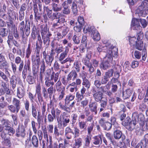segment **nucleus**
<instances>
[{
  "label": "nucleus",
  "instance_id": "obj_1",
  "mask_svg": "<svg viewBox=\"0 0 148 148\" xmlns=\"http://www.w3.org/2000/svg\"><path fill=\"white\" fill-rule=\"evenodd\" d=\"M122 124L128 130L132 131L135 130V132L137 135H142V131L138 126V122L135 120L133 119L131 120L130 118L127 117L123 122Z\"/></svg>",
  "mask_w": 148,
  "mask_h": 148
},
{
  "label": "nucleus",
  "instance_id": "obj_2",
  "mask_svg": "<svg viewBox=\"0 0 148 148\" xmlns=\"http://www.w3.org/2000/svg\"><path fill=\"white\" fill-rule=\"evenodd\" d=\"M47 25L44 24L41 25L40 26V33L41 37L43 40V43L45 44L47 42L49 44L50 42V38L52 35L51 32L47 29Z\"/></svg>",
  "mask_w": 148,
  "mask_h": 148
},
{
  "label": "nucleus",
  "instance_id": "obj_3",
  "mask_svg": "<svg viewBox=\"0 0 148 148\" xmlns=\"http://www.w3.org/2000/svg\"><path fill=\"white\" fill-rule=\"evenodd\" d=\"M148 2L145 1L142 2L136 10V13L140 16L145 17L148 14Z\"/></svg>",
  "mask_w": 148,
  "mask_h": 148
},
{
  "label": "nucleus",
  "instance_id": "obj_4",
  "mask_svg": "<svg viewBox=\"0 0 148 148\" xmlns=\"http://www.w3.org/2000/svg\"><path fill=\"white\" fill-rule=\"evenodd\" d=\"M59 74V73L58 72L55 73L54 71H52L50 78L45 79V85L47 87L53 86L54 84V83L58 80Z\"/></svg>",
  "mask_w": 148,
  "mask_h": 148
},
{
  "label": "nucleus",
  "instance_id": "obj_5",
  "mask_svg": "<svg viewBox=\"0 0 148 148\" xmlns=\"http://www.w3.org/2000/svg\"><path fill=\"white\" fill-rule=\"evenodd\" d=\"M84 32L85 31H86L85 33H87V32H91L92 37L94 41H97L100 40V35L94 26H91L90 27H84Z\"/></svg>",
  "mask_w": 148,
  "mask_h": 148
},
{
  "label": "nucleus",
  "instance_id": "obj_6",
  "mask_svg": "<svg viewBox=\"0 0 148 148\" xmlns=\"http://www.w3.org/2000/svg\"><path fill=\"white\" fill-rule=\"evenodd\" d=\"M65 50L59 55L58 60L62 64H64L67 62H73V60L70 57H68L65 60L64 59L67 56L69 51V48L68 47H66Z\"/></svg>",
  "mask_w": 148,
  "mask_h": 148
},
{
  "label": "nucleus",
  "instance_id": "obj_7",
  "mask_svg": "<svg viewBox=\"0 0 148 148\" xmlns=\"http://www.w3.org/2000/svg\"><path fill=\"white\" fill-rule=\"evenodd\" d=\"M118 49L115 47L107 49L106 51V56L104 59L109 62L111 61L112 60L113 57L114 56L113 54H114V55H117L118 53Z\"/></svg>",
  "mask_w": 148,
  "mask_h": 148
},
{
  "label": "nucleus",
  "instance_id": "obj_8",
  "mask_svg": "<svg viewBox=\"0 0 148 148\" xmlns=\"http://www.w3.org/2000/svg\"><path fill=\"white\" fill-rule=\"evenodd\" d=\"M71 122L70 116V115L66 114L62 116V118L58 121V123L61 126L64 127L66 126L68 124Z\"/></svg>",
  "mask_w": 148,
  "mask_h": 148
},
{
  "label": "nucleus",
  "instance_id": "obj_9",
  "mask_svg": "<svg viewBox=\"0 0 148 148\" xmlns=\"http://www.w3.org/2000/svg\"><path fill=\"white\" fill-rule=\"evenodd\" d=\"M116 129H114V131L113 133V136L115 139L119 140L122 138V140L125 139V136L123 134L121 131L119 130L120 127L118 126L116 127Z\"/></svg>",
  "mask_w": 148,
  "mask_h": 148
},
{
  "label": "nucleus",
  "instance_id": "obj_10",
  "mask_svg": "<svg viewBox=\"0 0 148 148\" xmlns=\"http://www.w3.org/2000/svg\"><path fill=\"white\" fill-rule=\"evenodd\" d=\"M74 133H65V136L68 139H71L74 135V138L79 137L80 134L79 130L77 127H74Z\"/></svg>",
  "mask_w": 148,
  "mask_h": 148
},
{
  "label": "nucleus",
  "instance_id": "obj_11",
  "mask_svg": "<svg viewBox=\"0 0 148 148\" xmlns=\"http://www.w3.org/2000/svg\"><path fill=\"white\" fill-rule=\"evenodd\" d=\"M35 53L36 56L33 55L32 56L31 60L32 62H35V64L38 68L39 67L40 64V52L35 51Z\"/></svg>",
  "mask_w": 148,
  "mask_h": 148
},
{
  "label": "nucleus",
  "instance_id": "obj_12",
  "mask_svg": "<svg viewBox=\"0 0 148 148\" xmlns=\"http://www.w3.org/2000/svg\"><path fill=\"white\" fill-rule=\"evenodd\" d=\"M25 130L23 126H19L16 130V134L15 136L18 137H20L22 138H24L25 136Z\"/></svg>",
  "mask_w": 148,
  "mask_h": 148
},
{
  "label": "nucleus",
  "instance_id": "obj_13",
  "mask_svg": "<svg viewBox=\"0 0 148 148\" xmlns=\"http://www.w3.org/2000/svg\"><path fill=\"white\" fill-rule=\"evenodd\" d=\"M62 6L63 8L62 10V14L66 15L69 14L71 12L70 7L67 4L66 1H65L62 3Z\"/></svg>",
  "mask_w": 148,
  "mask_h": 148
},
{
  "label": "nucleus",
  "instance_id": "obj_14",
  "mask_svg": "<svg viewBox=\"0 0 148 148\" xmlns=\"http://www.w3.org/2000/svg\"><path fill=\"white\" fill-rule=\"evenodd\" d=\"M92 143L95 145L99 147L102 143V138L101 135H99L92 138Z\"/></svg>",
  "mask_w": 148,
  "mask_h": 148
},
{
  "label": "nucleus",
  "instance_id": "obj_15",
  "mask_svg": "<svg viewBox=\"0 0 148 148\" xmlns=\"http://www.w3.org/2000/svg\"><path fill=\"white\" fill-rule=\"evenodd\" d=\"M98 104L96 101L90 102L88 105L89 108L91 112L94 113L96 115L97 113V107Z\"/></svg>",
  "mask_w": 148,
  "mask_h": 148
},
{
  "label": "nucleus",
  "instance_id": "obj_16",
  "mask_svg": "<svg viewBox=\"0 0 148 148\" xmlns=\"http://www.w3.org/2000/svg\"><path fill=\"white\" fill-rule=\"evenodd\" d=\"M47 64L51 66L54 60L53 50L52 49L51 53L49 56L44 59Z\"/></svg>",
  "mask_w": 148,
  "mask_h": 148
},
{
  "label": "nucleus",
  "instance_id": "obj_17",
  "mask_svg": "<svg viewBox=\"0 0 148 148\" xmlns=\"http://www.w3.org/2000/svg\"><path fill=\"white\" fill-rule=\"evenodd\" d=\"M15 62L17 64H19L18 67V71L20 72L22 71L24 66L23 61L20 57L17 56L15 58Z\"/></svg>",
  "mask_w": 148,
  "mask_h": 148
},
{
  "label": "nucleus",
  "instance_id": "obj_18",
  "mask_svg": "<svg viewBox=\"0 0 148 148\" xmlns=\"http://www.w3.org/2000/svg\"><path fill=\"white\" fill-rule=\"evenodd\" d=\"M78 121L79 128L80 130H82L81 132L82 133L85 131H86L87 127V122L82 121L80 119L78 120Z\"/></svg>",
  "mask_w": 148,
  "mask_h": 148
},
{
  "label": "nucleus",
  "instance_id": "obj_19",
  "mask_svg": "<svg viewBox=\"0 0 148 148\" xmlns=\"http://www.w3.org/2000/svg\"><path fill=\"white\" fill-rule=\"evenodd\" d=\"M27 25L25 24L24 21H21L19 23L18 25V29L19 30L20 33L23 39L25 38L24 34V29Z\"/></svg>",
  "mask_w": 148,
  "mask_h": 148
},
{
  "label": "nucleus",
  "instance_id": "obj_20",
  "mask_svg": "<svg viewBox=\"0 0 148 148\" xmlns=\"http://www.w3.org/2000/svg\"><path fill=\"white\" fill-rule=\"evenodd\" d=\"M56 115L55 112V108H53L51 110V114L49 113L47 115V118L48 121L49 123L52 122L56 119Z\"/></svg>",
  "mask_w": 148,
  "mask_h": 148
},
{
  "label": "nucleus",
  "instance_id": "obj_21",
  "mask_svg": "<svg viewBox=\"0 0 148 148\" xmlns=\"http://www.w3.org/2000/svg\"><path fill=\"white\" fill-rule=\"evenodd\" d=\"M110 62L104 59L100 65V68L104 70L109 69L110 66Z\"/></svg>",
  "mask_w": 148,
  "mask_h": 148
},
{
  "label": "nucleus",
  "instance_id": "obj_22",
  "mask_svg": "<svg viewBox=\"0 0 148 148\" xmlns=\"http://www.w3.org/2000/svg\"><path fill=\"white\" fill-rule=\"evenodd\" d=\"M103 93L100 91H98L97 93L93 94V96L95 100L97 102L101 101L103 98Z\"/></svg>",
  "mask_w": 148,
  "mask_h": 148
},
{
  "label": "nucleus",
  "instance_id": "obj_23",
  "mask_svg": "<svg viewBox=\"0 0 148 148\" xmlns=\"http://www.w3.org/2000/svg\"><path fill=\"white\" fill-rule=\"evenodd\" d=\"M133 91L132 89H128L123 93V96L124 99H127L132 95Z\"/></svg>",
  "mask_w": 148,
  "mask_h": 148
},
{
  "label": "nucleus",
  "instance_id": "obj_24",
  "mask_svg": "<svg viewBox=\"0 0 148 148\" xmlns=\"http://www.w3.org/2000/svg\"><path fill=\"white\" fill-rule=\"evenodd\" d=\"M74 141L75 143L73 145V148H79L82 145L83 140L81 138H77Z\"/></svg>",
  "mask_w": 148,
  "mask_h": 148
},
{
  "label": "nucleus",
  "instance_id": "obj_25",
  "mask_svg": "<svg viewBox=\"0 0 148 148\" xmlns=\"http://www.w3.org/2000/svg\"><path fill=\"white\" fill-rule=\"evenodd\" d=\"M36 104L35 103H32L31 106V112L33 117L35 119L36 118L37 111L36 107Z\"/></svg>",
  "mask_w": 148,
  "mask_h": 148
},
{
  "label": "nucleus",
  "instance_id": "obj_26",
  "mask_svg": "<svg viewBox=\"0 0 148 148\" xmlns=\"http://www.w3.org/2000/svg\"><path fill=\"white\" fill-rule=\"evenodd\" d=\"M83 62L84 65L89 69L88 71H89V73L92 74L95 71V69L92 66V63L88 61Z\"/></svg>",
  "mask_w": 148,
  "mask_h": 148
},
{
  "label": "nucleus",
  "instance_id": "obj_27",
  "mask_svg": "<svg viewBox=\"0 0 148 148\" xmlns=\"http://www.w3.org/2000/svg\"><path fill=\"white\" fill-rule=\"evenodd\" d=\"M4 129L6 131L8 132V133L10 136H12L15 132V130L9 125L5 126Z\"/></svg>",
  "mask_w": 148,
  "mask_h": 148
},
{
  "label": "nucleus",
  "instance_id": "obj_28",
  "mask_svg": "<svg viewBox=\"0 0 148 148\" xmlns=\"http://www.w3.org/2000/svg\"><path fill=\"white\" fill-rule=\"evenodd\" d=\"M77 74L76 72L75 71H71L67 75V77L71 81L72 79L73 81L77 77Z\"/></svg>",
  "mask_w": 148,
  "mask_h": 148
},
{
  "label": "nucleus",
  "instance_id": "obj_29",
  "mask_svg": "<svg viewBox=\"0 0 148 148\" xmlns=\"http://www.w3.org/2000/svg\"><path fill=\"white\" fill-rule=\"evenodd\" d=\"M32 144L34 147L38 148L39 146L38 140L36 135H33L31 139Z\"/></svg>",
  "mask_w": 148,
  "mask_h": 148
},
{
  "label": "nucleus",
  "instance_id": "obj_30",
  "mask_svg": "<svg viewBox=\"0 0 148 148\" xmlns=\"http://www.w3.org/2000/svg\"><path fill=\"white\" fill-rule=\"evenodd\" d=\"M75 96L71 94L66 95L65 99V105H68L70 101L73 100L75 98Z\"/></svg>",
  "mask_w": 148,
  "mask_h": 148
},
{
  "label": "nucleus",
  "instance_id": "obj_31",
  "mask_svg": "<svg viewBox=\"0 0 148 148\" xmlns=\"http://www.w3.org/2000/svg\"><path fill=\"white\" fill-rule=\"evenodd\" d=\"M51 6L52 9L55 12H58L62 10V7L56 3H52Z\"/></svg>",
  "mask_w": 148,
  "mask_h": 148
},
{
  "label": "nucleus",
  "instance_id": "obj_32",
  "mask_svg": "<svg viewBox=\"0 0 148 148\" xmlns=\"http://www.w3.org/2000/svg\"><path fill=\"white\" fill-rule=\"evenodd\" d=\"M100 102L101 108H100L99 112L103 111L106 108L107 104V100L106 99L102 100Z\"/></svg>",
  "mask_w": 148,
  "mask_h": 148
},
{
  "label": "nucleus",
  "instance_id": "obj_33",
  "mask_svg": "<svg viewBox=\"0 0 148 148\" xmlns=\"http://www.w3.org/2000/svg\"><path fill=\"white\" fill-rule=\"evenodd\" d=\"M82 85L83 86L86 88L87 89H88L90 86V82L86 78H84L82 79Z\"/></svg>",
  "mask_w": 148,
  "mask_h": 148
},
{
  "label": "nucleus",
  "instance_id": "obj_34",
  "mask_svg": "<svg viewBox=\"0 0 148 148\" xmlns=\"http://www.w3.org/2000/svg\"><path fill=\"white\" fill-rule=\"evenodd\" d=\"M10 82L12 88L14 89L16 87L17 84L16 77L15 75H13L11 77L10 79Z\"/></svg>",
  "mask_w": 148,
  "mask_h": 148
},
{
  "label": "nucleus",
  "instance_id": "obj_35",
  "mask_svg": "<svg viewBox=\"0 0 148 148\" xmlns=\"http://www.w3.org/2000/svg\"><path fill=\"white\" fill-rule=\"evenodd\" d=\"M13 105L16 107V109L19 110L21 108V103L20 101L17 99L14 98L12 100Z\"/></svg>",
  "mask_w": 148,
  "mask_h": 148
},
{
  "label": "nucleus",
  "instance_id": "obj_36",
  "mask_svg": "<svg viewBox=\"0 0 148 148\" xmlns=\"http://www.w3.org/2000/svg\"><path fill=\"white\" fill-rule=\"evenodd\" d=\"M65 89H63L59 90H57L58 92L59 96L58 99L59 101L61 100L64 98L65 94Z\"/></svg>",
  "mask_w": 148,
  "mask_h": 148
},
{
  "label": "nucleus",
  "instance_id": "obj_37",
  "mask_svg": "<svg viewBox=\"0 0 148 148\" xmlns=\"http://www.w3.org/2000/svg\"><path fill=\"white\" fill-rule=\"evenodd\" d=\"M25 95V92L22 88H18L17 90V96L20 99Z\"/></svg>",
  "mask_w": 148,
  "mask_h": 148
},
{
  "label": "nucleus",
  "instance_id": "obj_38",
  "mask_svg": "<svg viewBox=\"0 0 148 148\" xmlns=\"http://www.w3.org/2000/svg\"><path fill=\"white\" fill-rule=\"evenodd\" d=\"M26 81L29 84H32L35 82V78L31 75H28L27 77Z\"/></svg>",
  "mask_w": 148,
  "mask_h": 148
},
{
  "label": "nucleus",
  "instance_id": "obj_39",
  "mask_svg": "<svg viewBox=\"0 0 148 148\" xmlns=\"http://www.w3.org/2000/svg\"><path fill=\"white\" fill-rule=\"evenodd\" d=\"M148 144V143H146V142L142 140L140 143H139L137 145L136 147V148L140 147V148H146Z\"/></svg>",
  "mask_w": 148,
  "mask_h": 148
},
{
  "label": "nucleus",
  "instance_id": "obj_40",
  "mask_svg": "<svg viewBox=\"0 0 148 148\" xmlns=\"http://www.w3.org/2000/svg\"><path fill=\"white\" fill-rule=\"evenodd\" d=\"M61 82V81L59 80L56 84V86L57 90H59L65 89V86L62 85Z\"/></svg>",
  "mask_w": 148,
  "mask_h": 148
},
{
  "label": "nucleus",
  "instance_id": "obj_41",
  "mask_svg": "<svg viewBox=\"0 0 148 148\" xmlns=\"http://www.w3.org/2000/svg\"><path fill=\"white\" fill-rule=\"evenodd\" d=\"M76 97L77 102L81 101L84 98V95L79 92H76Z\"/></svg>",
  "mask_w": 148,
  "mask_h": 148
},
{
  "label": "nucleus",
  "instance_id": "obj_42",
  "mask_svg": "<svg viewBox=\"0 0 148 148\" xmlns=\"http://www.w3.org/2000/svg\"><path fill=\"white\" fill-rule=\"evenodd\" d=\"M8 109L12 112L17 113L19 110L16 109V107L14 105L8 106Z\"/></svg>",
  "mask_w": 148,
  "mask_h": 148
},
{
  "label": "nucleus",
  "instance_id": "obj_43",
  "mask_svg": "<svg viewBox=\"0 0 148 148\" xmlns=\"http://www.w3.org/2000/svg\"><path fill=\"white\" fill-rule=\"evenodd\" d=\"M29 25H27L26 27L24 29V36L25 34L27 37L29 35L30 33V23L29 22Z\"/></svg>",
  "mask_w": 148,
  "mask_h": 148
},
{
  "label": "nucleus",
  "instance_id": "obj_44",
  "mask_svg": "<svg viewBox=\"0 0 148 148\" xmlns=\"http://www.w3.org/2000/svg\"><path fill=\"white\" fill-rule=\"evenodd\" d=\"M64 134V130L62 132H60V133L59 132V130L56 126H55L54 128V134L56 137H58L60 134L62 135Z\"/></svg>",
  "mask_w": 148,
  "mask_h": 148
},
{
  "label": "nucleus",
  "instance_id": "obj_45",
  "mask_svg": "<svg viewBox=\"0 0 148 148\" xmlns=\"http://www.w3.org/2000/svg\"><path fill=\"white\" fill-rule=\"evenodd\" d=\"M56 89H54V88L53 86H50L47 89L48 94V95H49V97L50 99H51L52 94L54 92H55L56 91Z\"/></svg>",
  "mask_w": 148,
  "mask_h": 148
},
{
  "label": "nucleus",
  "instance_id": "obj_46",
  "mask_svg": "<svg viewBox=\"0 0 148 148\" xmlns=\"http://www.w3.org/2000/svg\"><path fill=\"white\" fill-rule=\"evenodd\" d=\"M71 9L73 14L75 15L77 14L78 10L77 9V4L74 2L72 3Z\"/></svg>",
  "mask_w": 148,
  "mask_h": 148
},
{
  "label": "nucleus",
  "instance_id": "obj_47",
  "mask_svg": "<svg viewBox=\"0 0 148 148\" xmlns=\"http://www.w3.org/2000/svg\"><path fill=\"white\" fill-rule=\"evenodd\" d=\"M37 33V30L35 25L33 26L32 31L31 33V37L33 39H35L36 37V34Z\"/></svg>",
  "mask_w": 148,
  "mask_h": 148
},
{
  "label": "nucleus",
  "instance_id": "obj_48",
  "mask_svg": "<svg viewBox=\"0 0 148 148\" xmlns=\"http://www.w3.org/2000/svg\"><path fill=\"white\" fill-rule=\"evenodd\" d=\"M61 16V14L60 12H54L52 14V20L53 21L55 19L59 20V18H60Z\"/></svg>",
  "mask_w": 148,
  "mask_h": 148
},
{
  "label": "nucleus",
  "instance_id": "obj_49",
  "mask_svg": "<svg viewBox=\"0 0 148 148\" xmlns=\"http://www.w3.org/2000/svg\"><path fill=\"white\" fill-rule=\"evenodd\" d=\"M135 45L136 49L139 50H142L143 47V44L141 41H138Z\"/></svg>",
  "mask_w": 148,
  "mask_h": 148
},
{
  "label": "nucleus",
  "instance_id": "obj_50",
  "mask_svg": "<svg viewBox=\"0 0 148 148\" xmlns=\"http://www.w3.org/2000/svg\"><path fill=\"white\" fill-rule=\"evenodd\" d=\"M42 41H36V50L35 52H40V49L42 48Z\"/></svg>",
  "mask_w": 148,
  "mask_h": 148
},
{
  "label": "nucleus",
  "instance_id": "obj_51",
  "mask_svg": "<svg viewBox=\"0 0 148 148\" xmlns=\"http://www.w3.org/2000/svg\"><path fill=\"white\" fill-rule=\"evenodd\" d=\"M74 68L75 69L76 71L79 72L80 71V66L81 65L80 63L78 61H77L74 62Z\"/></svg>",
  "mask_w": 148,
  "mask_h": 148
},
{
  "label": "nucleus",
  "instance_id": "obj_52",
  "mask_svg": "<svg viewBox=\"0 0 148 148\" xmlns=\"http://www.w3.org/2000/svg\"><path fill=\"white\" fill-rule=\"evenodd\" d=\"M47 140V148L49 147L52 146L53 141L52 140V137L51 136H49V138L46 139Z\"/></svg>",
  "mask_w": 148,
  "mask_h": 148
},
{
  "label": "nucleus",
  "instance_id": "obj_53",
  "mask_svg": "<svg viewBox=\"0 0 148 148\" xmlns=\"http://www.w3.org/2000/svg\"><path fill=\"white\" fill-rule=\"evenodd\" d=\"M78 115L76 113H74L71 115V124L74 125L76 123Z\"/></svg>",
  "mask_w": 148,
  "mask_h": 148
},
{
  "label": "nucleus",
  "instance_id": "obj_54",
  "mask_svg": "<svg viewBox=\"0 0 148 148\" xmlns=\"http://www.w3.org/2000/svg\"><path fill=\"white\" fill-rule=\"evenodd\" d=\"M8 33V31L5 28H2L0 30V35L2 37L6 36L7 35Z\"/></svg>",
  "mask_w": 148,
  "mask_h": 148
},
{
  "label": "nucleus",
  "instance_id": "obj_55",
  "mask_svg": "<svg viewBox=\"0 0 148 148\" xmlns=\"http://www.w3.org/2000/svg\"><path fill=\"white\" fill-rule=\"evenodd\" d=\"M94 126V124L92 123L89 124L88 126L87 127V129H87L88 134V135H90L91 134V132L93 130Z\"/></svg>",
  "mask_w": 148,
  "mask_h": 148
},
{
  "label": "nucleus",
  "instance_id": "obj_56",
  "mask_svg": "<svg viewBox=\"0 0 148 148\" xmlns=\"http://www.w3.org/2000/svg\"><path fill=\"white\" fill-rule=\"evenodd\" d=\"M63 47H62L60 46V45H57L54 50L57 55H58L63 52Z\"/></svg>",
  "mask_w": 148,
  "mask_h": 148
},
{
  "label": "nucleus",
  "instance_id": "obj_57",
  "mask_svg": "<svg viewBox=\"0 0 148 148\" xmlns=\"http://www.w3.org/2000/svg\"><path fill=\"white\" fill-rule=\"evenodd\" d=\"M129 40L130 45L132 46H134L138 42L137 39L134 37L130 38Z\"/></svg>",
  "mask_w": 148,
  "mask_h": 148
},
{
  "label": "nucleus",
  "instance_id": "obj_58",
  "mask_svg": "<svg viewBox=\"0 0 148 148\" xmlns=\"http://www.w3.org/2000/svg\"><path fill=\"white\" fill-rule=\"evenodd\" d=\"M42 92L43 94V97L45 99H46L48 98V95L47 90L45 86L42 87Z\"/></svg>",
  "mask_w": 148,
  "mask_h": 148
},
{
  "label": "nucleus",
  "instance_id": "obj_59",
  "mask_svg": "<svg viewBox=\"0 0 148 148\" xmlns=\"http://www.w3.org/2000/svg\"><path fill=\"white\" fill-rule=\"evenodd\" d=\"M7 134L5 133L4 131H2L0 134V136L2 138V139H3L4 140L8 143L9 142H10L9 140L7 138Z\"/></svg>",
  "mask_w": 148,
  "mask_h": 148
},
{
  "label": "nucleus",
  "instance_id": "obj_60",
  "mask_svg": "<svg viewBox=\"0 0 148 148\" xmlns=\"http://www.w3.org/2000/svg\"><path fill=\"white\" fill-rule=\"evenodd\" d=\"M32 52V50L30 47V45H28L27 48V49L26 52V57L27 58H29Z\"/></svg>",
  "mask_w": 148,
  "mask_h": 148
},
{
  "label": "nucleus",
  "instance_id": "obj_61",
  "mask_svg": "<svg viewBox=\"0 0 148 148\" xmlns=\"http://www.w3.org/2000/svg\"><path fill=\"white\" fill-rule=\"evenodd\" d=\"M71 80L67 76L66 78L64 77H62L61 79V81L62 84L64 86H66L69 84V82Z\"/></svg>",
  "mask_w": 148,
  "mask_h": 148
},
{
  "label": "nucleus",
  "instance_id": "obj_62",
  "mask_svg": "<svg viewBox=\"0 0 148 148\" xmlns=\"http://www.w3.org/2000/svg\"><path fill=\"white\" fill-rule=\"evenodd\" d=\"M73 40L74 44H78L79 43L80 41V37L74 35L72 38Z\"/></svg>",
  "mask_w": 148,
  "mask_h": 148
},
{
  "label": "nucleus",
  "instance_id": "obj_63",
  "mask_svg": "<svg viewBox=\"0 0 148 148\" xmlns=\"http://www.w3.org/2000/svg\"><path fill=\"white\" fill-rule=\"evenodd\" d=\"M102 127L104 130H109L112 127V124L109 122L107 121Z\"/></svg>",
  "mask_w": 148,
  "mask_h": 148
},
{
  "label": "nucleus",
  "instance_id": "obj_64",
  "mask_svg": "<svg viewBox=\"0 0 148 148\" xmlns=\"http://www.w3.org/2000/svg\"><path fill=\"white\" fill-rule=\"evenodd\" d=\"M102 73L101 70L99 69H97L96 70V73L95 76V79H100V77L101 76Z\"/></svg>",
  "mask_w": 148,
  "mask_h": 148
}]
</instances>
